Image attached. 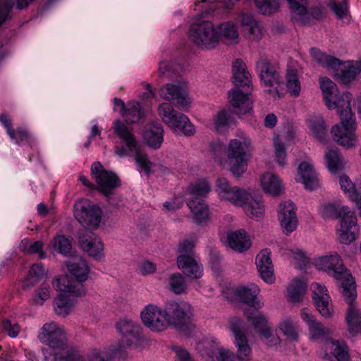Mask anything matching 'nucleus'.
<instances>
[{
    "label": "nucleus",
    "mask_w": 361,
    "mask_h": 361,
    "mask_svg": "<svg viewBox=\"0 0 361 361\" xmlns=\"http://www.w3.org/2000/svg\"><path fill=\"white\" fill-rule=\"evenodd\" d=\"M39 338L49 346L54 361H86L80 348L68 343L64 329L56 322L44 324Z\"/></svg>",
    "instance_id": "obj_1"
},
{
    "label": "nucleus",
    "mask_w": 361,
    "mask_h": 361,
    "mask_svg": "<svg viewBox=\"0 0 361 361\" xmlns=\"http://www.w3.org/2000/svg\"><path fill=\"white\" fill-rule=\"evenodd\" d=\"M66 266L77 281L71 280L68 276L56 278L53 287L61 292H68L75 296H82L86 290L82 282L88 278L90 267L87 262L80 257H74L66 262Z\"/></svg>",
    "instance_id": "obj_2"
},
{
    "label": "nucleus",
    "mask_w": 361,
    "mask_h": 361,
    "mask_svg": "<svg viewBox=\"0 0 361 361\" xmlns=\"http://www.w3.org/2000/svg\"><path fill=\"white\" fill-rule=\"evenodd\" d=\"M314 264L318 269L323 270L341 281V292L343 297L356 295L355 280L346 270L342 259L336 252H331L328 255L316 259Z\"/></svg>",
    "instance_id": "obj_3"
},
{
    "label": "nucleus",
    "mask_w": 361,
    "mask_h": 361,
    "mask_svg": "<svg viewBox=\"0 0 361 361\" xmlns=\"http://www.w3.org/2000/svg\"><path fill=\"white\" fill-rule=\"evenodd\" d=\"M252 149L251 139L243 132H238L236 137L229 141L226 152L229 170L233 176L239 177L245 172Z\"/></svg>",
    "instance_id": "obj_4"
},
{
    "label": "nucleus",
    "mask_w": 361,
    "mask_h": 361,
    "mask_svg": "<svg viewBox=\"0 0 361 361\" xmlns=\"http://www.w3.org/2000/svg\"><path fill=\"white\" fill-rule=\"evenodd\" d=\"M188 37L196 47L202 50H211L219 45L216 25L211 20L193 22L188 30Z\"/></svg>",
    "instance_id": "obj_5"
},
{
    "label": "nucleus",
    "mask_w": 361,
    "mask_h": 361,
    "mask_svg": "<svg viewBox=\"0 0 361 361\" xmlns=\"http://www.w3.org/2000/svg\"><path fill=\"white\" fill-rule=\"evenodd\" d=\"M337 113L340 117V123L331 128L333 139L341 146L347 148L353 147L357 143L356 121L351 107L337 110Z\"/></svg>",
    "instance_id": "obj_6"
},
{
    "label": "nucleus",
    "mask_w": 361,
    "mask_h": 361,
    "mask_svg": "<svg viewBox=\"0 0 361 361\" xmlns=\"http://www.w3.org/2000/svg\"><path fill=\"white\" fill-rule=\"evenodd\" d=\"M168 326H174L179 331L189 334L195 328L192 322L194 310L185 301H171L166 306Z\"/></svg>",
    "instance_id": "obj_7"
},
{
    "label": "nucleus",
    "mask_w": 361,
    "mask_h": 361,
    "mask_svg": "<svg viewBox=\"0 0 361 361\" xmlns=\"http://www.w3.org/2000/svg\"><path fill=\"white\" fill-rule=\"evenodd\" d=\"M158 114L163 122L173 132H181L186 136L195 134V129L188 117L176 111L170 104H161L158 108Z\"/></svg>",
    "instance_id": "obj_8"
},
{
    "label": "nucleus",
    "mask_w": 361,
    "mask_h": 361,
    "mask_svg": "<svg viewBox=\"0 0 361 361\" xmlns=\"http://www.w3.org/2000/svg\"><path fill=\"white\" fill-rule=\"evenodd\" d=\"M256 71L261 82L266 87H274L269 90L274 98L280 97L277 87L282 82L279 70L266 56H260L256 61Z\"/></svg>",
    "instance_id": "obj_9"
},
{
    "label": "nucleus",
    "mask_w": 361,
    "mask_h": 361,
    "mask_svg": "<svg viewBox=\"0 0 361 361\" xmlns=\"http://www.w3.org/2000/svg\"><path fill=\"white\" fill-rule=\"evenodd\" d=\"M319 83L326 105L329 109L341 110L350 107L352 95L349 92L340 95L336 83L327 77H321Z\"/></svg>",
    "instance_id": "obj_10"
},
{
    "label": "nucleus",
    "mask_w": 361,
    "mask_h": 361,
    "mask_svg": "<svg viewBox=\"0 0 361 361\" xmlns=\"http://www.w3.org/2000/svg\"><path fill=\"white\" fill-rule=\"evenodd\" d=\"M74 216L78 221L86 229L99 226L101 218V209L87 200L78 201L74 205Z\"/></svg>",
    "instance_id": "obj_11"
},
{
    "label": "nucleus",
    "mask_w": 361,
    "mask_h": 361,
    "mask_svg": "<svg viewBox=\"0 0 361 361\" xmlns=\"http://www.w3.org/2000/svg\"><path fill=\"white\" fill-rule=\"evenodd\" d=\"M198 353L206 361H236L235 353L224 348L215 339H206L197 347Z\"/></svg>",
    "instance_id": "obj_12"
},
{
    "label": "nucleus",
    "mask_w": 361,
    "mask_h": 361,
    "mask_svg": "<svg viewBox=\"0 0 361 361\" xmlns=\"http://www.w3.org/2000/svg\"><path fill=\"white\" fill-rule=\"evenodd\" d=\"M159 95L167 101L175 102L177 108L186 111L191 104V99L186 88L180 82L169 83L159 90Z\"/></svg>",
    "instance_id": "obj_13"
},
{
    "label": "nucleus",
    "mask_w": 361,
    "mask_h": 361,
    "mask_svg": "<svg viewBox=\"0 0 361 361\" xmlns=\"http://www.w3.org/2000/svg\"><path fill=\"white\" fill-rule=\"evenodd\" d=\"M145 326L154 331H161L168 327L167 312L157 305H148L140 313Z\"/></svg>",
    "instance_id": "obj_14"
},
{
    "label": "nucleus",
    "mask_w": 361,
    "mask_h": 361,
    "mask_svg": "<svg viewBox=\"0 0 361 361\" xmlns=\"http://www.w3.org/2000/svg\"><path fill=\"white\" fill-rule=\"evenodd\" d=\"M343 215L340 220L337 235L341 243L348 245L354 241L359 232L355 214L350 208L343 210Z\"/></svg>",
    "instance_id": "obj_15"
},
{
    "label": "nucleus",
    "mask_w": 361,
    "mask_h": 361,
    "mask_svg": "<svg viewBox=\"0 0 361 361\" xmlns=\"http://www.w3.org/2000/svg\"><path fill=\"white\" fill-rule=\"evenodd\" d=\"M230 327L235 337V345L237 348L235 357L238 361H249L251 359L252 348L248 340L243 331V322L238 318L230 321Z\"/></svg>",
    "instance_id": "obj_16"
},
{
    "label": "nucleus",
    "mask_w": 361,
    "mask_h": 361,
    "mask_svg": "<svg viewBox=\"0 0 361 361\" xmlns=\"http://www.w3.org/2000/svg\"><path fill=\"white\" fill-rule=\"evenodd\" d=\"M91 172L101 192L106 197L120 185L118 176L110 171H107L99 162H94L91 168Z\"/></svg>",
    "instance_id": "obj_17"
},
{
    "label": "nucleus",
    "mask_w": 361,
    "mask_h": 361,
    "mask_svg": "<svg viewBox=\"0 0 361 361\" xmlns=\"http://www.w3.org/2000/svg\"><path fill=\"white\" fill-rule=\"evenodd\" d=\"M128 353L123 344L111 345L104 350L93 348L87 353L86 361H115L123 360L128 357Z\"/></svg>",
    "instance_id": "obj_18"
},
{
    "label": "nucleus",
    "mask_w": 361,
    "mask_h": 361,
    "mask_svg": "<svg viewBox=\"0 0 361 361\" xmlns=\"http://www.w3.org/2000/svg\"><path fill=\"white\" fill-rule=\"evenodd\" d=\"M216 190L219 197L233 205H241L243 200L246 198L247 190L237 186H231L228 180L224 177L216 180Z\"/></svg>",
    "instance_id": "obj_19"
},
{
    "label": "nucleus",
    "mask_w": 361,
    "mask_h": 361,
    "mask_svg": "<svg viewBox=\"0 0 361 361\" xmlns=\"http://www.w3.org/2000/svg\"><path fill=\"white\" fill-rule=\"evenodd\" d=\"M313 300L318 312L326 318H330L334 313L333 306L327 289L319 283L311 285Z\"/></svg>",
    "instance_id": "obj_20"
},
{
    "label": "nucleus",
    "mask_w": 361,
    "mask_h": 361,
    "mask_svg": "<svg viewBox=\"0 0 361 361\" xmlns=\"http://www.w3.org/2000/svg\"><path fill=\"white\" fill-rule=\"evenodd\" d=\"M79 245L90 257L100 258L103 255L104 245L100 238L87 229L80 230Z\"/></svg>",
    "instance_id": "obj_21"
},
{
    "label": "nucleus",
    "mask_w": 361,
    "mask_h": 361,
    "mask_svg": "<svg viewBox=\"0 0 361 361\" xmlns=\"http://www.w3.org/2000/svg\"><path fill=\"white\" fill-rule=\"evenodd\" d=\"M278 217L283 232L289 234L295 231L298 226L296 207L293 202L287 201L279 205Z\"/></svg>",
    "instance_id": "obj_22"
},
{
    "label": "nucleus",
    "mask_w": 361,
    "mask_h": 361,
    "mask_svg": "<svg viewBox=\"0 0 361 361\" xmlns=\"http://www.w3.org/2000/svg\"><path fill=\"white\" fill-rule=\"evenodd\" d=\"M228 99L235 114L245 115L252 111V102L247 92L243 93L238 88H233L228 91Z\"/></svg>",
    "instance_id": "obj_23"
},
{
    "label": "nucleus",
    "mask_w": 361,
    "mask_h": 361,
    "mask_svg": "<svg viewBox=\"0 0 361 361\" xmlns=\"http://www.w3.org/2000/svg\"><path fill=\"white\" fill-rule=\"evenodd\" d=\"M255 264L261 278L267 283H273L275 277L271 251L267 248L262 250L256 257Z\"/></svg>",
    "instance_id": "obj_24"
},
{
    "label": "nucleus",
    "mask_w": 361,
    "mask_h": 361,
    "mask_svg": "<svg viewBox=\"0 0 361 361\" xmlns=\"http://www.w3.org/2000/svg\"><path fill=\"white\" fill-rule=\"evenodd\" d=\"M246 198L243 203L237 207H243L246 214L251 219L259 220L263 218L265 208L261 198L247 190Z\"/></svg>",
    "instance_id": "obj_25"
},
{
    "label": "nucleus",
    "mask_w": 361,
    "mask_h": 361,
    "mask_svg": "<svg viewBox=\"0 0 361 361\" xmlns=\"http://www.w3.org/2000/svg\"><path fill=\"white\" fill-rule=\"evenodd\" d=\"M117 330L123 336V342L128 346L136 343L140 336L141 327L133 321L123 319L116 324Z\"/></svg>",
    "instance_id": "obj_26"
},
{
    "label": "nucleus",
    "mask_w": 361,
    "mask_h": 361,
    "mask_svg": "<svg viewBox=\"0 0 361 361\" xmlns=\"http://www.w3.org/2000/svg\"><path fill=\"white\" fill-rule=\"evenodd\" d=\"M259 291L260 289L257 285L250 284L248 286H243L236 289L235 295L241 302L257 310L264 306L262 302L257 300Z\"/></svg>",
    "instance_id": "obj_27"
},
{
    "label": "nucleus",
    "mask_w": 361,
    "mask_h": 361,
    "mask_svg": "<svg viewBox=\"0 0 361 361\" xmlns=\"http://www.w3.org/2000/svg\"><path fill=\"white\" fill-rule=\"evenodd\" d=\"M177 266L183 273L192 279H200L202 275V269L195 255L188 257L178 256Z\"/></svg>",
    "instance_id": "obj_28"
},
{
    "label": "nucleus",
    "mask_w": 361,
    "mask_h": 361,
    "mask_svg": "<svg viewBox=\"0 0 361 361\" xmlns=\"http://www.w3.org/2000/svg\"><path fill=\"white\" fill-rule=\"evenodd\" d=\"M325 357L330 361H347L348 353L345 343L328 339L325 341Z\"/></svg>",
    "instance_id": "obj_29"
},
{
    "label": "nucleus",
    "mask_w": 361,
    "mask_h": 361,
    "mask_svg": "<svg viewBox=\"0 0 361 361\" xmlns=\"http://www.w3.org/2000/svg\"><path fill=\"white\" fill-rule=\"evenodd\" d=\"M342 66L343 62L341 61V65L339 67L330 71H333L334 76L344 84H348L354 80L361 72V61H351L343 68Z\"/></svg>",
    "instance_id": "obj_30"
},
{
    "label": "nucleus",
    "mask_w": 361,
    "mask_h": 361,
    "mask_svg": "<svg viewBox=\"0 0 361 361\" xmlns=\"http://www.w3.org/2000/svg\"><path fill=\"white\" fill-rule=\"evenodd\" d=\"M227 242L233 250L239 253L248 250L252 245L249 235L243 229L230 233L228 235Z\"/></svg>",
    "instance_id": "obj_31"
},
{
    "label": "nucleus",
    "mask_w": 361,
    "mask_h": 361,
    "mask_svg": "<svg viewBox=\"0 0 361 361\" xmlns=\"http://www.w3.org/2000/svg\"><path fill=\"white\" fill-rule=\"evenodd\" d=\"M298 173L306 189L314 190L319 186L317 174L310 162H302L298 166Z\"/></svg>",
    "instance_id": "obj_32"
},
{
    "label": "nucleus",
    "mask_w": 361,
    "mask_h": 361,
    "mask_svg": "<svg viewBox=\"0 0 361 361\" xmlns=\"http://www.w3.org/2000/svg\"><path fill=\"white\" fill-rule=\"evenodd\" d=\"M356 296L355 297H343L349 305L346 316V321L348 324V329L353 335L361 331V313L353 303Z\"/></svg>",
    "instance_id": "obj_33"
},
{
    "label": "nucleus",
    "mask_w": 361,
    "mask_h": 361,
    "mask_svg": "<svg viewBox=\"0 0 361 361\" xmlns=\"http://www.w3.org/2000/svg\"><path fill=\"white\" fill-rule=\"evenodd\" d=\"M72 297L76 296L68 292H62L54 300V310L58 315L65 317L71 314L76 303V300Z\"/></svg>",
    "instance_id": "obj_34"
},
{
    "label": "nucleus",
    "mask_w": 361,
    "mask_h": 361,
    "mask_svg": "<svg viewBox=\"0 0 361 361\" xmlns=\"http://www.w3.org/2000/svg\"><path fill=\"white\" fill-rule=\"evenodd\" d=\"M233 83L238 87H247L252 85L251 75L243 60L238 59L233 63Z\"/></svg>",
    "instance_id": "obj_35"
},
{
    "label": "nucleus",
    "mask_w": 361,
    "mask_h": 361,
    "mask_svg": "<svg viewBox=\"0 0 361 361\" xmlns=\"http://www.w3.org/2000/svg\"><path fill=\"white\" fill-rule=\"evenodd\" d=\"M164 129L161 123L152 122L146 127L143 138L147 145L154 149H158L163 142Z\"/></svg>",
    "instance_id": "obj_36"
},
{
    "label": "nucleus",
    "mask_w": 361,
    "mask_h": 361,
    "mask_svg": "<svg viewBox=\"0 0 361 361\" xmlns=\"http://www.w3.org/2000/svg\"><path fill=\"white\" fill-rule=\"evenodd\" d=\"M187 204L190 208L193 221L197 224L206 223L209 218L208 206L204 200H195L189 199Z\"/></svg>",
    "instance_id": "obj_37"
},
{
    "label": "nucleus",
    "mask_w": 361,
    "mask_h": 361,
    "mask_svg": "<svg viewBox=\"0 0 361 361\" xmlns=\"http://www.w3.org/2000/svg\"><path fill=\"white\" fill-rule=\"evenodd\" d=\"M293 11L292 18L301 25L310 23V15L307 11L306 0H287Z\"/></svg>",
    "instance_id": "obj_38"
},
{
    "label": "nucleus",
    "mask_w": 361,
    "mask_h": 361,
    "mask_svg": "<svg viewBox=\"0 0 361 361\" xmlns=\"http://www.w3.org/2000/svg\"><path fill=\"white\" fill-rule=\"evenodd\" d=\"M339 183L341 190L350 199L356 202H361V179L356 185L349 177L342 175L339 178Z\"/></svg>",
    "instance_id": "obj_39"
},
{
    "label": "nucleus",
    "mask_w": 361,
    "mask_h": 361,
    "mask_svg": "<svg viewBox=\"0 0 361 361\" xmlns=\"http://www.w3.org/2000/svg\"><path fill=\"white\" fill-rule=\"evenodd\" d=\"M242 25L248 32L250 37L252 39H259L264 35V30L259 22L255 20L251 15L242 14L239 17Z\"/></svg>",
    "instance_id": "obj_40"
},
{
    "label": "nucleus",
    "mask_w": 361,
    "mask_h": 361,
    "mask_svg": "<svg viewBox=\"0 0 361 361\" xmlns=\"http://www.w3.org/2000/svg\"><path fill=\"white\" fill-rule=\"evenodd\" d=\"M217 32L219 33V43L221 39L232 42H238V30L237 26L231 21H226L216 24Z\"/></svg>",
    "instance_id": "obj_41"
},
{
    "label": "nucleus",
    "mask_w": 361,
    "mask_h": 361,
    "mask_svg": "<svg viewBox=\"0 0 361 361\" xmlns=\"http://www.w3.org/2000/svg\"><path fill=\"white\" fill-rule=\"evenodd\" d=\"M261 185L266 193L273 196L279 195L283 190V186L279 178L270 173L262 175Z\"/></svg>",
    "instance_id": "obj_42"
},
{
    "label": "nucleus",
    "mask_w": 361,
    "mask_h": 361,
    "mask_svg": "<svg viewBox=\"0 0 361 361\" xmlns=\"http://www.w3.org/2000/svg\"><path fill=\"white\" fill-rule=\"evenodd\" d=\"M113 128L114 133L126 142L128 149H136V145L138 142L128 126L121 121H116L114 122Z\"/></svg>",
    "instance_id": "obj_43"
},
{
    "label": "nucleus",
    "mask_w": 361,
    "mask_h": 361,
    "mask_svg": "<svg viewBox=\"0 0 361 361\" xmlns=\"http://www.w3.org/2000/svg\"><path fill=\"white\" fill-rule=\"evenodd\" d=\"M306 290L307 286L305 283L300 279H295L287 289L288 300L293 303H300Z\"/></svg>",
    "instance_id": "obj_44"
},
{
    "label": "nucleus",
    "mask_w": 361,
    "mask_h": 361,
    "mask_svg": "<svg viewBox=\"0 0 361 361\" xmlns=\"http://www.w3.org/2000/svg\"><path fill=\"white\" fill-rule=\"evenodd\" d=\"M44 276V269L42 263L33 264L28 275L23 282V288L28 290L39 282Z\"/></svg>",
    "instance_id": "obj_45"
},
{
    "label": "nucleus",
    "mask_w": 361,
    "mask_h": 361,
    "mask_svg": "<svg viewBox=\"0 0 361 361\" xmlns=\"http://www.w3.org/2000/svg\"><path fill=\"white\" fill-rule=\"evenodd\" d=\"M310 54L312 58L321 66L326 68L328 70L336 69L341 65V61L329 55L324 54L317 48L310 49Z\"/></svg>",
    "instance_id": "obj_46"
},
{
    "label": "nucleus",
    "mask_w": 361,
    "mask_h": 361,
    "mask_svg": "<svg viewBox=\"0 0 361 361\" xmlns=\"http://www.w3.org/2000/svg\"><path fill=\"white\" fill-rule=\"evenodd\" d=\"M211 191V185L205 180H200L191 184L189 186V192L192 195L190 199L195 200H203L202 198L205 197Z\"/></svg>",
    "instance_id": "obj_47"
},
{
    "label": "nucleus",
    "mask_w": 361,
    "mask_h": 361,
    "mask_svg": "<svg viewBox=\"0 0 361 361\" xmlns=\"http://www.w3.org/2000/svg\"><path fill=\"white\" fill-rule=\"evenodd\" d=\"M234 118L226 109H221L217 112L214 118V126L216 130L222 133L226 132L233 123Z\"/></svg>",
    "instance_id": "obj_48"
},
{
    "label": "nucleus",
    "mask_w": 361,
    "mask_h": 361,
    "mask_svg": "<svg viewBox=\"0 0 361 361\" xmlns=\"http://www.w3.org/2000/svg\"><path fill=\"white\" fill-rule=\"evenodd\" d=\"M279 329L289 341H296L298 339V325L290 318H285L279 323Z\"/></svg>",
    "instance_id": "obj_49"
},
{
    "label": "nucleus",
    "mask_w": 361,
    "mask_h": 361,
    "mask_svg": "<svg viewBox=\"0 0 361 361\" xmlns=\"http://www.w3.org/2000/svg\"><path fill=\"white\" fill-rule=\"evenodd\" d=\"M122 116L128 123L138 122L143 116L140 104L137 102H128L126 109L122 112Z\"/></svg>",
    "instance_id": "obj_50"
},
{
    "label": "nucleus",
    "mask_w": 361,
    "mask_h": 361,
    "mask_svg": "<svg viewBox=\"0 0 361 361\" xmlns=\"http://www.w3.org/2000/svg\"><path fill=\"white\" fill-rule=\"evenodd\" d=\"M345 209H349V207L339 203H329L322 207L320 214L324 219H338L342 217L343 210Z\"/></svg>",
    "instance_id": "obj_51"
},
{
    "label": "nucleus",
    "mask_w": 361,
    "mask_h": 361,
    "mask_svg": "<svg viewBox=\"0 0 361 361\" xmlns=\"http://www.w3.org/2000/svg\"><path fill=\"white\" fill-rule=\"evenodd\" d=\"M286 88L288 92L293 97L300 95L301 85L297 73L293 71H288L286 74Z\"/></svg>",
    "instance_id": "obj_52"
},
{
    "label": "nucleus",
    "mask_w": 361,
    "mask_h": 361,
    "mask_svg": "<svg viewBox=\"0 0 361 361\" xmlns=\"http://www.w3.org/2000/svg\"><path fill=\"white\" fill-rule=\"evenodd\" d=\"M244 312L247 319L257 331L268 326L267 317L262 313L252 312L248 308L245 309Z\"/></svg>",
    "instance_id": "obj_53"
},
{
    "label": "nucleus",
    "mask_w": 361,
    "mask_h": 361,
    "mask_svg": "<svg viewBox=\"0 0 361 361\" xmlns=\"http://www.w3.org/2000/svg\"><path fill=\"white\" fill-rule=\"evenodd\" d=\"M325 158L327 167L331 173H336L343 168V161L337 149H330L325 154Z\"/></svg>",
    "instance_id": "obj_54"
},
{
    "label": "nucleus",
    "mask_w": 361,
    "mask_h": 361,
    "mask_svg": "<svg viewBox=\"0 0 361 361\" xmlns=\"http://www.w3.org/2000/svg\"><path fill=\"white\" fill-rule=\"evenodd\" d=\"M258 11L264 15H270L279 8V0H254Z\"/></svg>",
    "instance_id": "obj_55"
},
{
    "label": "nucleus",
    "mask_w": 361,
    "mask_h": 361,
    "mask_svg": "<svg viewBox=\"0 0 361 361\" xmlns=\"http://www.w3.org/2000/svg\"><path fill=\"white\" fill-rule=\"evenodd\" d=\"M44 244L42 241H36L31 243L29 240L25 239L22 241L20 247L27 254L39 253V257L41 259L45 257V252L42 250Z\"/></svg>",
    "instance_id": "obj_56"
},
{
    "label": "nucleus",
    "mask_w": 361,
    "mask_h": 361,
    "mask_svg": "<svg viewBox=\"0 0 361 361\" xmlns=\"http://www.w3.org/2000/svg\"><path fill=\"white\" fill-rule=\"evenodd\" d=\"M129 150L135 153L136 162L147 174H149L151 171L152 163L149 161L147 155L140 149L138 143L136 145L135 149Z\"/></svg>",
    "instance_id": "obj_57"
},
{
    "label": "nucleus",
    "mask_w": 361,
    "mask_h": 361,
    "mask_svg": "<svg viewBox=\"0 0 361 361\" xmlns=\"http://www.w3.org/2000/svg\"><path fill=\"white\" fill-rule=\"evenodd\" d=\"M169 286L171 290L176 294H180L186 289L185 279L179 273L173 274L170 276Z\"/></svg>",
    "instance_id": "obj_58"
},
{
    "label": "nucleus",
    "mask_w": 361,
    "mask_h": 361,
    "mask_svg": "<svg viewBox=\"0 0 361 361\" xmlns=\"http://www.w3.org/2000/svg\"><path fill=\"white\" fill-rule=\"evenodd\" d=\"M53 246L63 255H67L71 250V240L63 235H58L54 238Z\"/></svg>",
    "instance_id": "obj_59"
},
{
    "label": "nucleus",
    "mask_w": 361,
    "mask_h": 361,
    "mask_svg": "<svg viewBox=\"0 0 361 361\" xmlns=\"http://www.w3.org/2000/svg\"><path fill=\"white\" fill-rule=\"evenodd\" d=\"M309 330L311 338L314 340L322 339L330 334L329 329L317 321L309 327Z\"/></svg>",
    "instance_id": "obj_60"
},
{
    "label": "nucleus",
    "mask_w": 361,
    "mask_h": 361,
    "mask_svg": "<svg viewBox=\"0 0 361 361\" xmlns=\"http://www.w3.org/2000/svg\"><path fill=\"white\" fill-rule=\"evenodd\" d=\"M50 297L49 286L47 283H42L32 298L33 303L42 305Z\"/></svg>",
    "instance_id": "obj_61"
},
{
    "label": "nucleus",
    "mask_w": 361,
    "mask_h": 361,
    "mask_svg": "<svg viewBox=\"0 0 361 361\" xmlns=\"http://www.w3.org/2000/svg\"><path fill=\"white\" fill-rule=\"evenodd\" d=\"M276 159L279 164L283 166L286 164V152L284 144L279 140V137L274 139Z\"/></svg>",
    "instance_id": "obj_62"
},
{
    "label": "nucleus",
    "mask_w": 361,
    "mask_h": 361,
    "mask_svg": "<svg viewBox=\"0 0 361 361\" xmlns=\"http://www.w3.org/2000/svg\"><path fill=\"white\" fill-rule=\"evenodd\" d=\"M194 247L195 243L193 240L184 239L180 241L178 247V256L188 257L195 255Z\"/></svg>",
    "instance_id": "obj_63"
},
{
    "label": "nucleus",
    "mask_w": 361,
    "mask_h": 361,
    "mask_svg": "<svg viewBox=\"0 0 361 361\" xmlns=\"http://www.w3.org/2000/svg\"><path fill=\"white\" fill-rule=\"evenodd\" d=\"M18 145H23L30 142V135L24 129L18 128L16 130H13V135H9Z\"/></svg>",
    "instance_id": "obj_64"
}]
</instances>
